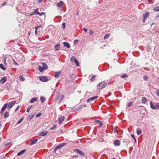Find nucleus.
<instances>
[{
  "label": "nucleus",
  "mask_w": 159,
  "mask_h": 159,
  "mask_svg": "<svg viewBox=\"0 0 159 159\" xmlns=\"http://www.w3.org/2000/svg\"><path fill=\"white\" fill-rule=\"evenodd\" d=\"M107 85V83L103 81L101 82L98 83L97 85V88L98 89H102Z\"/></svg>",
  "instance_id": "obj_1"
},
{
  "label": "nucleus",
  "mask_w": 159,
  "mask_h": 159,
  "mask_svg": "<svg viewBox=\"0 0 159 159\" xmlns=\"http://www.w3.org/2000/svg\"><path fill=\"white\" fill-rule=\"evenodd\" d=\"M150 104L151 107L153 109H156L159 107V104L158 103H152V102H151Z\"/></svg>",
  "instance_id": "obj_2"
},
{
  "label": "nucleus",
  "mask_w": 159,
  "mask_h": 159,
  "mask_svg": "<svg viewBox=\"0 0 159 159\" xmlns=\"http://www.w3.org/2000/svg\"><path fill=\"white\" fill-rule=\"evenodd\" d=\"M67 144V143H61L60 144H59L54 149V152H56V151L59 149L60 148H61L64 147L65 145Z\"/></svg>",
  "instance_id": "obj_3"
},
{
  "label": "nucleus",
  "mask_w": 159,
  "mask_h": 159,
  "mask_svg": "<svg viewBox=\"0 0 159 159\" xmlns=\"http://www.w3.org/2000/svg\"><path fill=\"white\" fill-rule=\"evenodd\" d=\"M84 106L81 105L79 106L78 107L76 108H73L72 109L71 111L73 112H74L79 111Z\"/></svg>",
  "instance_id": "obj_4"
},
{
  "label": "nucleus",
  "mask_w": 159,
  "mask_h": 159,
  "mask_svg": "<svg viewBox=\"0 0 159 159\" xmlns=\"http://www.w3.org/2000/svg\"><path fill=\"white\" fill-rule=\"evenodd\" d=\"M16 101H15L10 102L9 104H7V108L9 109L11 108L16 104Z\"/></svg>",
  "instance_id": "obj_5"
},
{
  "label": "nucleus",
  "mask_w": 159,
  "mask_h": 159,
  "mask_svg": "<svg viewBox=\"0 0 159 159\" xmlns=\"http://www.w3.org/2000/svg\"><path fill=\"white\" fill-rule=\"evenodd\" d=\"M39 78L40 80L43 82H47L48 80V78L45 76H40Z\"/></svg>",
  "instance_id": "obj_6"
},
{
  "label": "nucleus",
  "mask_w": 159,
  "mask_h": 159,
  "mask_svg": "<svg viewBox=\"0 0 159 159\" xmlns=\"http://www.w3.org/2000/svg\"><path fill=\"white\" fill-rule=\"evenodd\" d=\"M74 151L75 152H76L78 153L79 154H80V155L82 156H84V153L82 152V151L79 150V149H76L74 150Z\"/></svg>",
  "instance_id": "obj_7"
},
{
  "label": "nucleus",
  "mask_w": 159,
  "mask_h": 159,
  "mask_svg": "<svg viewBox=\"0 0 159 159\" xmlns=\"http://www.w3.org/2000/svg\"><path fill=\"white\" fill-rule=\"evenodd\" d=\"M7 104L6 103L5 104L4 106H3L2 107V108L0 113L2 114L3 113V111L5 110V109L7 107Z\"/></svg>",
  "instance_id": "obj_8"
},
{
  "label": "nucleus",
  "mask_w": 159,
  "mask_h": 159,
  "mask_svg": "<svg viewBox=\"0 0 159 159\" xmlns=\"http://www.w3.org/2000/svg\"><path fill=\"white\" fill-rule=\"evenodd\" d=\"M61 71L60 70L57 72H56L55 73V77L56 78H58L60 76V75L61 72Z\"/></svg>",
  "instance_id": "obj_9"
},
{
  "label": "nucleus",
  "mask_w": 159,
  "mask_h": 159,
  "mask_svg": "<svg viewBox=\"0 0 159 159\" xmlns=\"http://www.w3.org/2000/svg\"><path fill=\"white\" fill-rule=\"evenodd\" d=\"M48 134L47 131H45L39 133V135L40 136H44Z\"/></svg>",
  "instance_id": "obj_10"
},
{
  "label": "nucleus",
  "mask_w": 159,
  "mask_h": 159,
  "mask_svg": "<svg viewBox=\"0 0 159 159\" xmlns=\"http://www.w3.org/2000/svg\"><path fill=\"white\" fill-rule=\"evenodd\" d=\"M7 77L6 76L3 77L0 80V82L1 83H4L7 81Z\"/></svg>",
  "instance_id": "obj_11"
},
{
  "label": "nucleus",
  "mask_w": 159,
  "mask_h": 159,
  "mask_svg": "<svg viewBox=\"0 0 159 159\" xmlns=\"http://www.w3.org/2000/svg\"><path fill=\"white\" fill-rule=\"evenodd\" d=\"M60 44L56 45L54 46L55 50L57 51L60 49Z\"/></svg>",
  "instance_id": "obj_12"
},
{
  "label": "nucleus",
  "mask_w": 159,
  "mask_h": 159,
  "mask_svg": "<svg viewBox=\"0 0 159 159\" xmlns=\"http://www.w3.org/2000/svg\"><path fill=\"white\" fill-rule=\"evenodd\" d=\"M114 144L115 146H119L120 145V141L118 140H115L114 141Z\"/></svg>",
  "instance_id": "obj_13"
},
{
  "label": "nucleus",
  "mask_w": 159,
  "mask_h": 159,
  "mask_svg": "<svg viewBox=\"0 0 159 159\" xmlns=\"http://www.w3.org/2000/svg\"><path fill=\"white\" fill-rule=\"evenodd\" d=\"M43 67L44 70H47L48 68L47 65L45 63L43 62L42 63Z\"/></svg>",
  "instance_id": "obj_14"
},
{
  "label": "nucleus",
  "mask_w": 159,
  "mask_h": 159,
  "mask_svg": "<svg viewBox=\"0 0 159 159\" xmlns=\"http://www.w3.org/2000/svg\"><path fill=\"white\" fill-rule=\"evenodd\" d=\"M26 151V150L25 149H23L20 152H19L17 154V155L18 156H20L22 154L24 153Z\"/></svg>",
  "instance_id": "obj_15"
},
{
  "label": "nucleus",
  "mask_w": 159,
  "mask_h": 159,
  "mask_svg": "<svg viewBox=\"0 0 159 159\" xmlns=\"http://www.w3.org/2000/svg\"><path fill=\"white\" fill-rule=\"evenodd\" d=\"M95 122L96 123H98L99 124V127L102 125V122L101 121L99 120H96L95 121Z\"/></svg>",
  "instance_id": "obj_16"
},
{
  "label": "nucleus",
  "mask_w": 159,
  "mask_h": 159,
  "mask_svg": "<svg viewBox=\"0 0 159 159\" xmlns=\"http://www.w3.org/2000/svg\"><path fill=\"white\" fill-rule=\"evenodd\" d=\"M63 45L64 46L66 47L67 48H69L70 47V44L66 42H64Z\"/></svg>",
  "instance_id": "obj_17"
},
{
  "label": "nucleus",
  "mask_w": 159,
  "mask_h": 159,
  "mask_svg": "<svg viewBox=\"0 0 159 159\" xmlns=\"http://www.w3.org/2000/svg\"><path fill=\"white\" fill-rule=\"evenodd\" d=\"M147 99L145 97H143L142 98V102L144 103L145 104L147 102Z\"/></svg>",
  "instance_id": "obj_18"
},
{
  "label": "nucleus",
  "mask_w": 159,
  "mask_h": 159,
  "mask_svg": "<svg viewBox=\"0 0 159 159\" xmlns=\"http://www.w3.org/2000/svg\"><path fill=\"white\" fill-rule=\"evenodd\" d=\"M38 99L37 98H33L31 99V100L30 101V103H32L34 102H36Z\"/></svg>",
  "instance_id": "obj_19"
},
{
  "label": "nucleus",
  "mask_w": 159,
  "mask_h": 159,
  "mask_svg": "<svg viewBox=\"0 0 159 159\" xmlns=\"http://www.w3.org/2000/svg\"><path fill=\"white\" fill-rule=\"evenodd\" d=\"M149 13L148 12H147L146 13L143 14V18L146 19L149 16Z\"/></svg>",
  "instance_id": "obj_20"
},
{
  "label": "nucleus",
  "mask_w": 159,
  "mask_h": 159,
  "mask_svg": "<svg viewBox=\"0 0 159 159\" xmlns=\"http://www.w3.org/2000/svg\"><path fill=\"white\" fill-rule=\"evenodd\" d=\"M38 141V140L37 139L34 140L31 142V143L30 144V145H31V146L32 145L35 144Z\"/></svg>",
  "instance_id": "obj_21"
},
{
  "label": "nucleus",
  "mask_w": 159,
  "mask_h": 159,
  "mask_svg": "<svg viewBox=\"0 0 159 159\" xmlns=\"http://www.w3.org/2000/svg\"><path fill=\"white\" fill-rule=\"evenodd\" d=\"M63 4V1H61L59 3L57 4V6L58 7H61L62 5Z\"/></svg>",
  "instance_id": "obj_22"
},
{
  "label": "nucleus",
  "mask_w": 159,
  "mask_h": 159,
  "mask_svg": "<svg viewBox=\"0 0 159 159\" xmlns=\"http://www.w3.org/2000/svg\"><path fill=\"white\" fill-rule=\"evenodd\" d=\"M96 76V75L93 76L90 79V81L92 82L94 81L95 80V77Z\"/></svg>",
  "instance_id": "obj_23"
},
{
  "label": "nucleus",
  "mask_w": 159,
  "mask_h": 159,
  "mask_svg": "<svg viewBox=\"0 0 159 159\" xmlns=\"http://www.w3.org/2000/svg\"><path fill=\"white\" fill-rule=\"evenodd\" d=\"M0 68L3 70H6L5 67L2 64H0Z\"/></svg>",
  "instance_id": "obj_24"
},
{
  "label": "nucleus",
  "mask_w": 159,
  "mask_h": 159,
  "mask_svg": "<svg viewBox=\"0 0 159 159\" xmlns=\"http://www.w3.org/2000/svg\"><path fill=\"white\" fill-rule=\"evenodd\" d=\"M153 10L155 11H159V7L157 6L155 7L154 8Z\"/></svg>",
  "instance_id": "obj_25"
},
{
  "label": "nucleus",
  "mask_w": 159,
  "mask_h": 159,
  "mask_svg": "<svg viewBox=\"0 0 159 159\" xmlns=\"http://www.w3.org/2000/svg\"><path fill=\"white\" fill-rule=\"evenodd\" d=\"M38 69L41 72H42L44 69L43 68V67H41V66H39Z\"/></svg>",
  "instance_id": "obj_26"
},
{
  "label": "nucleus",
  "mask_w": 159,
  "mask_h": 159,
  "mask_svg": "<svg viewBox=\"0 0 159 159\" xmlns=\"http://www.w3.org/2000/svg\"><path fill=\"white\" fill-rule=\"evenodd\" d=\"M40 99L42 103H43L45 100V98L43 97H41L40 98Z\"/></svg>",
  "instance_id": "obj_27"
},
{
  "label": "nucleus",
  "mask_w": 159,
  "mask_h": 159,
  "mask_svg": "<svg viewBox=\"0 0 159 159\" xmlns=\"http://www.w3.org/2000/svg\"><path fill=\"white\" fill-rule=\"evenodd\" d=\"M19 78L21 81H23L25 80V79L22 75H20L19 76Z\"/></svg>",
  "instance_id": "obj_28"
},
{
  "label": "nucleus",
  "mask_w": 159,
  "mask_h": 159,
  "mask_svg": "<svg viewBox=\"0 0 159 159\" xmlns=\"http://www.w3.org/2000/svg\"><path fill=\"white\" fill-rule=\"evenodd\" d=\"M137 133L138 135H140L142 133V130L141 129H137Z\"/></svg>",
  "instance_id": "obj_29"
},
{
  "label": "nucleus",
  "mask_w": 159,
  "mask_h": 159,
  "mask_svg": "<svg viewBox=\"0 0 159 159\" xmlns=\"http://www.w3.org/2000/svg\"><path fill=\"white\" fill-rule=\"evenodd\" d=\"M110 35V34H106V35H105V36L104 37V39H108Z\"/></svg>",
  "instance_id": "obj_30"
},
{
  "label": "nucleus",
  "mask_w": 159,
  "mask_h": 159,
  "mask_svg": "<svg viewBox=\"0 0 159 159\" xmlns=\"http://www.w3.org/2000/svg\"><path fill=\"white\" fill-rule=\"evenodd\" d=\"M9 116V113L7 111H6L4 114V116L5 118H6L8 116Z\"/></svg>",
  "instance_id": "obj_31"
},
{
  "label": "nucleus",
  "mask_w": 159,
  "mask_h": 159,
  "mask_svg": "<svg viewBox=\"0 0 159 159\" xmlns=\"http://www.w3.org/2000/svg\"><path fill=\"white\" fill-rule=\"evenodd\" d=\"M74 62L75 63L76 66H79V62L78 61V60L76 59L75 61Z\"/></svg>",
  "instance_id": "obj_32"
},
{
  "label": "nucleus",
  "mask_w": 159,
  "mask_h": 159,
  "mask_svg": "<svg viewBox=\"0 0 159 159\" xmlns=\"http://www.w3.org/2000/svg\"><path fill=\"white\" fill-rule=\"evenodd\" d=\"M98 98V96H94L91 97L90 98V99H91V101L93 100H94L97 98Z\"/></svg>",
  "instance_id": "obj_33"
},
{
  "label": "nucleus",
  "mask_w": 159,
  "mask_h": 159,
  "mask_svg": "<svg viewBox=\"0 0 159 159\" xmlns=\"http://www.w3.org/2000/svg\"><path fill=\"white\" fill-rule=\"evenodd\" d=\"M76 59L74 57L72 56L70 58V61L72 62H74V61Z\"/></svg>",
  "instance_id": "obj_34"
},
{
  "label": "nucleus",
  "mask_w": 159,
  "mask_h": 159,
  "mask_svg": "<svg viewBox=\"0 0 159 159\" xmlns=\"http://www.w3.org/2000/svg\"><path fill=\"white\" fill-rule=\"evenodd\" d=\"M57 125H53V126L52 127L50 128V130L54 129H55V128H56L57 127Z\"/></svg>",
  "instance_id": "obj_35"
},
{
  "label": "nucleus",
  "mask_w": 159,
  "mask_h": 159,
  "mask_svg": "<svg viewBox=\"0 0 159 159\" xmlns=\"http://www.w3.org/2000/svg\"><path fill=\"white\" fill-rule=\"evenodd\" d=\"M143 79L144 80L147 81L148 80V78L147 76L145 75L143 77Z\"/></svg>",
  "instance_id": "obj_36"
},
{
  "label": "nucleus",
  "mask_w": 159,
  "mask_h": 159,
  "mask_svg": "<svg viewBox=\"0 0 159 159\" xmlns=\"http://www.w3.org/2000/svg\"><path fill=\"white\" fill-rule=\"evenodd\" d=\"M11 143V142H8L6 143H5L4 144V147L7 146L9 145Z\"/></svg>",
  "instance_id": "obj_37"
},
{
  "label": "nucleus",
  "mask_w": 159,
  "mask_h": 159,
  "mask_svg": "<svg viewBox=\"0 0 159 159\" xmlns=\"http://www.w3.org/2000/svg\"><path fill=\"white\" fill-rule=\"evenodd\" d=\"M64 96L63 94H61V98L59 102H61L64 98Z\"/></svg>",
  "instance_id": "obj_38"
},
{
  "label": "nucleus",
  "mask_w": 159,
  "mask_h": 159,
  "mask_svg": "<svg viewBox=\"0 0 159 159\" xmlns=\"http://www.w3.org/2000/svg\"><path fill=\"white\" fill-rule=\"evenodd\" d=\"M34 114H31L29 116V118L31 119L34 116Z\"/></svg>",
  "instance_id": "obj_39"
},
{
  "label": "nucleus",
  "mask_w": 159,
  "mask_h": 159,
  "mask_svg": "<svg viewBox=\"0 0 159 159\" xmlns=\"http://www.w3.org/2000/svg\"><path fill=\"white\" fill-rule=\"evenodd\" d=\"M133 104V102H130L128 105V106L129 107H130V106H132Z\"/></svg>",
  "instance_id": "obj_40"
},
{
  "label": "nucleus",
  "mask_w": 159,
  "mask_h": 159,
  "mask_svg": "<svg viewBox=\"0 0 159 159\" xmlns=\"http://www.w3.org/2000/svg\"><path fill=\"white\" fill-rule=\"evenodd\" d=\"M127 77V75H126L125 74L121 76V77L123 78H125V77Z\"/></svg>",
  "instance_id": "obj_41"
},
{
  "label": "nucleus",
  "mask_w": 159,
  "mask_h": 159,
  "mask_svg": "<svg viewBox=\"0 0 159 159\" xmlns=\"http://www.w3.org/2000/svg\"><path fill=\"white\" fill-rule=\"evenodd\" d=\"M156 93L157 96L159 97V89H157V90Z\"/></svg>",
  "instance_id": "obj_42"
},
{
  "label": "nucleus",
  "mask_w": 159,
  "mask_h": 159,
  "mask_svg": "<svg viewBox=\"0 0 159 159\" xmlns=\"http://www.w3.org/2000/svg\"><path fill=\"white\" fill-rule=\"evenodd\" d=\"M41 115V113H39L36 115V117H38L40 116Z\"/></svg>",
  "instance_id": "obj_43"
},
{
  "label": "nucleus",
  "mask_w": 159,
  "mask_h": 159,
  "mask_svg": "<svg viewBox=\"0 0 159 159\" xmlns=\"http://www.w3.org/2000/svg\"><path fill=\"white\" fill-rule=\"evenodd\" d=\"M66 118L64 116H61L58 119H64Z\"/></svg>",
  "instance_id": "obj_44"
},
{
  "label": "nucleus",
  "mask_w": 159,
  "mask_h": 159,
  "mask_svg": "<svg viewBox=\"0 0 159 159\" xmlns=\"http://www.w3.org/2000/svg\"><path fill=\"white\" fill-rule=\"evenodd\" d=\"M65 25H66V24L65 23H62V28H63L64 29H65Z\"/></svg>",
  "instance_id": "obj_45"
},
{
  "label": "nucleus",
  "mask_w": 159,
  "mask_h": 159,
  "mask_svg": "<svg viewBox=\"0 0 159 159\" xmlns=\"http://www.w3.org/2000/svg\"><path fill=\"white\" fill-rule=\"evenodd\" d=\"M59 120V122H58L59 124L60 125L61 123L64 120Z\"/></svg>",
  "instance_id": "obj_46"
},
{
  "label": "nucleus",
  "mask_w": 159,
  "mask_h": 159,
  "mask_svg": "<svg viewBox=\"0 0 159 159\" xmlns=\"http://www.w3.org/2000/svg\"><path fill=\"white\" fill-rule=\"evenodd\" d=\"M59 96H57V97L55 98V100L56 102L58 100V99L59 98Z\"/></svg>",
  "instance_id": "obj_47"
},
{
  "label": "nucleus",
  "mask_w": 159,
  "mask_h": 159,
  "mask_svg": "<svg viewBox=\"0 0 159 159\" xmlns=\"http://www.w3.org/2000/svg\"><path fill=\"white\" fill-rule=\"evenodd\" d=\"M93 33V32L91 30H89V34L91 35H92Z\"/></svg>",
  "instance_id": "obj_48"
},
{
  "label": "nucleus",
  "mask_w": 159,
  "mask_h": 159,
  "mask_svg": "<svg viewBox=\"0 0 159 159\" xmlns=\"http://www.w3.org/2000/svg\"><path fill=\"white\" fill-rule=\"evenodd\" d=\"M131 137H132L133 138V139H134V140H135V142H136V139H135V137H134V135L133 134H132V135H131Z\"/></svg>",
  "instance_id": "obj_49"
},
{
  "label": "nucleus",
  "mask_w": 159,
  "mask_h": 159,
  "mask_svg": "<svg viewBox=\"0 0 159 159\" xmlns=\"http://www.w3.org/2000/svg\"><path fill=\"white\" fill-rule=\"evenodd\" d=\"M23 120H19V121L17 122L16 124H18L20 123Z\"/></svg>",
  "instance_id": "obj_50"
},
{
  "label": "nucleus",
  "mask_w": 159,
  "mask_h": 159,
  "mask_svg": "<svg viewBox=\"0 0 159 159\" xmlns=\"http://www.w3.org/2000/svg\"><path fill=\"white\" fill-rule=\"evenodd\" d=\"M156 18H159V13L157 14L156 15Z\"/></svg>",
  "instance_id": "obj_51"
},
{
  "label": "nucleus",
  "mask_w": 159,
  "mask_h": 159,
  "mask_svg": "<svg viewBox=\"0 0 159 159\" xmlns=\"http://www.w3.org/2000/svg\"><path fill=\"white\" fill-rule=\"evenodd\" d=\"M13 60V61L14 62V64L15 65H18V64L16 62L15 60Z\"/></svg>",
  "instance_id": "obj_52"
},
{
  "label": "nucleus",
  "mask_w": 159,
  "mask_h": 159,
  "mask_svg": "<svg viewBox=\"0 0 159 159\" xmlns=\"http://www.w3.org/2000/svg\"><path fill=\"white\" fill-rule=\"evenodd\" d=\"M91 99H90V98H89L87 100V102L88 103H89L91 101Z\"/></svg>",
  "instance_id": "obj_53"
},
{
  "label": "nucleus",
  "mask_w": 159,
  "mask_h": 159,
  "mask_svg": "<svg viewBox=\"0 0 159 159\" xmlns=\"http://www.w3.org/2000/svg\"><path fill=\"white\" fill-rule=\"evenodd\" d=\"M146 19L145 18H144L143 17V23H145Z\"/></svg>",
  "instance_id": "obj_54"
},
{
  "label": "nucleus",
  "mask_w": 159,
  "mask_h": 159,
  "mask_svg": "<svg viewBox=\"0 0 159 159\" xmlns=\"http://www.w3.org/2000/svg\"><path fill=\"white\" fill-rule=\"evenodd\" d=\"M30 108H28L27 109V112H29L30 111Z\"/></svg>",
  "instance_id": "obj_55"
},
{
  "label": "nucleus",
  "mask_w": 159,
  "mask_h": 159,
  "mask_svg": "<svg viewBox=\"0 0 159 159\" xmlns=\"http://www.w3.org/2000/svg\"><path fill=\"white\" fill-rule=\"evenodd\" d=\"M43 0H38L37 2L38 3H41L42 1Z\"/></svg>",
  "instance_id": "obj_56"
},
{
  "label": "nucleus",
  "mask_w": 159,
  "mask_h": 159,
  "mask_svg": "<svg viewBox=\"0 0 159 159\" xmlns=\"http://www.w3.org/2000/svg\"><path fill=\"white\" fill-rule=\"evenodd\" d=\"M78 41V40H75L74 41V43H77Z\"/></svg>",
  "instance_id": "obj_57"
},
{
  "label": "nucleus",
  "mask_w": 159,
  "mask_h": 159,
  "mask_svg": "<svg viewBox=\"0 0 159 159\" xmlns=\"http://www.w3.org/2000/svg\"><path fill=\"white\" fill-rule=\"evenodd\" d=\"M44 14H45V13L43 12H42L41 13H40L39 15H40V16H42V15H44Z\"/></svg>",
  "instance_id": "obj_58"
},
{
  "label": "nucleus",
  "mask_w": 159,
  "mask_h": 159,
  "mask_svg": "<svg viewBox=\"0 0 159 159\" xmlns=\"http://www.w3.org/2000/svg\"><path fill=\"white\" fill-rule=\"evenodd\" d=\"M83 30L85 32H86L87 31V29L85 28H84L83 29Z\"/></svg>",
  "instance_id": "obj_59"
},
{
  "label": "nucleus",
  "mask_w": 159,
  "mask_h": 159,
  "mask_svg": "<svg viewBox=\"0 0 159 159\" xmlns=\"http://www.w3.org/2000/svg\"><path fill=\"white\" fill-rule=\"evenodd\" d=\"M35 14L36 15H39L40 14V13L39 11H37L36 13Z\"/></svg>",
  "instance_id": "obj_60"
},
{
  "label": "nucleus",
  "mask_w": 159,
  "mask_h": 159,
  "mask_svg": "<svg viewBox=\"0 0 159 159\" xmlns=\"http://www.w3.org/2000/svg\"><path fill=\"white\" fill-rule=\"evenodd\" d=\"M35 33L36 35H37V30H35Z\"/></svg>",
  "instance_id": "obj_61"
},
{
  "label": "nucleus",
  "mask_w": 159,
  "mask_h": 159,
  "mask_svg": "<svg viewBox=\"0 0 159 159\" xmlns=\"http://www.w3.org/2000/svg\"><path fill=\"white\" fill-rule=\"evenodd\" d=\"M114 132L115 133H116V132L117 131V129H116V128L114 129Z\"/></svg>",
  "instance_id": "obj_62"
},
{
  "label": "nucleus",
  "mask_w": 159,
  "mask_h": 159,
  "mask_svg": "<svg viewBox=\"0 0 159 159\" xmlns=\"http://www.w3.org/2000/svg\"><path fill=\"white\" fill-rule=\"evenodd\" d=\"M7 3V2H5L4 3H2V5H3V6H4V5L6 4Z\"/></svg>",
  "instance_id": "obj_63"
},
{
  "label": "nucleus",
  "mask_w": 159,
  "mask_h": 159,
  "mask_svg": "<svg viewBox=\"0 0 159 159\" xmlns=\"http://www.w3.org/2000/svg\"><path fill=\"white\" fill-rule=\"evenodd\" d=\"M37 11H36V10H35L34 11V12H33V14H35H35H36V12H37Z\"/></svg>",
  "instance_id": "obj_64"
}]
</instances>
